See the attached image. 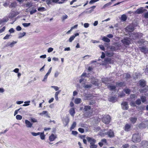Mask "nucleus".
<instances>
[{"instance_id":"1","label":"nucleus","mask_w":148,"mask_h":148,"mask_svg":"<svg viewBox=\"0 0 148 148\" xmlns=\"http://www.w3.org/2000/svg\"><path fill=\"white\" fill-rule=\"evenodd\" d=\"M140 134L136 133L133 134L132 141L134 143L139 142L141 141Z\"/></svg>"},{"instance_id":"2","label":"nucleus","mask_w":148,"mask_h":148,"mask_svg":"<svg viewBox=\"0 0 148 148\" xmlns=\"http://www.w3.org/2000/svg\"><path fill=\"white\" fill-rule=\"evenodd\" d=\"M138 127L141 129H143L147 127L148 128V121L142 122L138 125Z\"/></svg>"},{"instance_id":"3","label":"nucleus","mask_w":148,"mask_h":148,"mask_svg":"<svg viewBox=\"0 0 148 148\" xmlns=\"http://www.w3.org/2000/svg\"><path fill=\"white\" fill-rule=\"evenodd\" d=\"M111 118L109 115H105L102 119L103 122L106 124H108L110 121Z\"/></svg>"},{"instance_id":"4","label":"nucleus","mask_w":148,"mask_h":148,"mask_svg":"<svg viewBox=\"0 0 148 148\" xmlns=\"http://www.w3.org/2000/svg\"><path fill=\"white\" fill-rule=\"evenodd\" d=\"M86 139L91 145L94 144L96 143V140L92 137H87Z\"/></svg>"},{"instance_id":"5","label":"nucleus","mask_w":148,"mask_h":148,"mask_svg":"<svg viewBox=\"0 0 148 148\" xmlns=\"http://www.w3.org/2000/svg\"><path fill=\"white\" fill-rule=\"evenodd\" d=\"M147 11V10L144 9L143 8L141 7L138 9L135 12V13L138 14H141Z\"/></svg>"},{"instance_id":"6","label":"nucleus","mask_w":148,"mask_h":148,"mask_svg":"<svg viewBox=\"0 0 148 148\" xmlns=\"http://www.w3.org/2000/svg\"><path fill=\"white\" fill-rule=\"evenodd\" d=\"M121 105L122 108L124 110H126L128 109V106L127 102H124L121 103Z\"/></svg>"},{"instance_id":"7","label":"nucleus","mask_w":148,"mask_h":148,"mask_svg":"<svg viewBox=\"0 0 148 148\" xmlns=\"http://www.w3.org/2000/svg\"><path fill=\"white\" fill-rule=\"evenodd\" d=\"M91 83L95 86H98V80L97 79H95L94 77H92L91 78Z\"/></svg>"},{"instance_id":"8","label":"nucleus","mask_w":148,"mask_h":148,"mask_svg":"<svg viewBox=\"0 0 148 148\" xmlns=\"http://www.w3.org/2000/svg\"><path fill=\"white\" fill-rule=\"evenodd\" d=\"M26 127L27 128H31L32 127L33 123L27 120H25Z\"/></svg>"},{"instance_id":"9","label":"nucleus","mask_w":148,"mask_h":148,"mask_svg":"<svg viewBox=\"0 0 148 148\" xmlns=\"http://www.w3.org/2000/svg\"><path fill=\"white\" fill-rule=\"evenodd\" d=\"M138 33H132L130 36V39H131L135 40L138 38Z\"/></svg>"},{"instance_id":"10","label":"nucleus","mask_w":148,"mask_h":148,"mask_svg":"<svg viewBox=\"0 0 148 148\" xmlns=\"http://www.w3.org/2000/svg\"><path fill=\"white\" fill-rule=\"evenodd\" d=\"M130 121L132 124L135 123L137 120V117H131L129 118Z\"/></svg>"},{"instance_id":"11","label":"nucleus","mask_w":148,"mask_h":148,"mask_svg":"<svg viewBox=\"0 0 148 148\" xmlns=\"http://www.w3.org/2000/svg\"><path fill=\"white\" fill-rule=\"evenodd\" d=\"M106 134L108 135L109 137L110 138L113 137L114 136V133L113 131L111 130H109L107 132Z\"/></svg>"},{"instance_id":"12","label":"nucleus","mask_w":148,"mask_h":148,"mask_svg":"<svg viewBox=\"0 0 148 148\" xmlns=\"http://www.w3.org/2000/svg\"><path fill=\"white\" fill-rule=\"evenodd\" d=\"M57 138L56 135L52 134L49 137V140L50 142L54 141Z\"/></svg>"},{"instance_id":"13","label":"nucleus","mask_w":148,"mask_h":148,"mask_svg":"<svg viewBox=\"0 0 148 148\" xmlns=\"http://www.w3.org/2000/svg\"><path fill=\"white\" fill-rule=\"evenodd\" d=\"M121 42L124 45H129L130 42L127 39L124 38L121 40Z\"/></svg>"},{"instance_id":"14","label":"nucleus","mask_w":148,"mask_h":148,"mask_svg":"<svg viewBox=\"0 0 148 148\" xmlns=\"http://www.w3.org/2000/svg\"><path fill=\"white\" fill-rule=\"evenodd\" d=\"M141 145L143 148L147 147L148 146V142L145 140H143L141 143Z\"/></svg>"},{"instance_id":"15","label":"nucleus","mask_w":148,"mask_h":148,"mask_svg":"<svg viewBox=\"0 0 148 148\" xmlns=\"http://www.w3.org/2000/svg\"><path fill=\"white\" fill-rule=\"evenodd\" d=\"M131 129V125L129 124H126L125 126L124 130L127 132L129 131Z\"/></svg>"},{"instance_id":"16","label":"nucleus","mask_w":148,"mask_h":148,"mask_svg":"<svg viewBox=\"0 0 148 148\" xmlns=\"http://www.w3.org/2000/svg\"><path fill=\"white\" fill-rule=\"evenodd\" d=\"M69 112L70 115L73 117L74 115L75 114V112L74 108H71L69 111Z\"/></svg>"},{"instance_id":"17","label":"nucleus","mask_w":148,"mask_h":148,"mask_svg":"<svg viewBox=\"0 0 148 148\" xmlns=\"http://www.w3.org/2000/svg\"><path fill=\"white\" fill-rule=\"evenodd\" d=\"M17 15V14H16V12H12L9 15L8 17L12 19L13 18L15 17Z\"/></svg>"},{"instance_id":"18","label":"nucleus","mask_w":148,"mask_h":148,"mask_svg":"<svg viewBox=\"0 0 148 148\" xmlns=\"http://www.w3.org/2000/svg\"><path fill=\"white\" fill-rule=\"evenodd\" d=\"M134 27L131 25H129L126 28V29L129 32H131L134 30Z\"/></svg>"},{"instance_id":"19","label":"nucleus","mask_w":148,"mask_h":148,"mask_svg":"<svg viewBox=\"0 0 148 148\" xmlns=\"http://www.w3.org/2000/svg\"><path fill=\"white\" fill-rule=\"evenodd\" d=\"M139 84L141 86L143 87L145 86V82L143 80H140L139 81Z\"/></svg>"},{"instance_id":"20","label":"nucleus","mask_w":148,"mask_h":148,"mask_svg":"<svg viewBox=\"0 0 148 148\" xmlns=\"http://www.w3.org/2000/svg\"><path fill=\"white\" fill-rule=\"evenodd\" d=\"M109 100L110 101L112 102H114L116 101V97L112 96L109 98Z\"/></svg>"},{"instance_id":"21","label":"nucleus","mask_w":148,"mask_h":148,"mask_svg":"<svg viewBox=\"0 0 148 148\" xmlns=\"http://www.w3.org/2000/svg\"><path fill=\"white\" fill-rule=\"evenodd\" d=\"M141 51L145 53L148 51V49L145 47H140Z\"/></svg>"},{"instance_id":"22","label":"nucleus","mask_w":148,"mask_h":148,"mask_svg":"<svg viewBox=\"0 0 148 148\" xmlns=\"http://www.w3.org/2000/svg\"><path fill=\"white\" fill-rule=\"evenodd\" d=\"M102 40L104 42L108 43L109 42H110V40L106 36L103 37L102 38Z\"/></svg>"},{"instance_id":"23","label":"nucleus","mask_w":148,"mask_h":148,"mask_svg":"<svg viewBox=\"0 0 148 148\" xmlns=\"http://www.w3.org/2000/svg\"><path fill=\"white\" fill-rule=\"evenodd\" d=\"M91 109V107L88 106H85L84 110L85 112L89 111Z\"/></svg>"},{"instance_id":"24","label":"nucleus","mask_w":148,"mask_h":148,"mask_svg":"<svg viewBox=\"0 0 148 148\" xmlns=\"http://www.w3.org/2000/svg\"><path fill=\"white\" fill-rule=\"evenodd\" d=\"M81 99L80 98H77L75 99L74 101L75 103L76 104H79L81 103Z\"/></svg>"},{"instance_id":"25","label":"nucleus","mask_w":148,"mask_h":148,"mask_svg":"<svg viewBox=\"0 0 148 148\" xmlns=\"http://www.w3.org/2000/svg\"><path fill=\"white\" fill-rule=\"evenodd\" d=\"M108 87L111 90H114L116 89V86L115 85H110L108 86Z\"/></svg>"},{"instance_id":"26","label":"nucleus","mask_w":148,"mask_h":148,"mask_svg":"<svg viewBox=\"0 0 148 148\" xmlns=\"http://www.w3.org/2000/svg\"><path fill=\"white\" fill-rule=\"evenodd\" d=\"M116 86L117 87H122L124 83L122 82H117L116 83Z\"/></svg>"},{"instance_id":"27","label":"nucleus","mask_w":148,"mask_h":148,"mask_svg":"<svg viewBox=\"0 0 148 148\" xmlns=\"http://www.w3.org/2000/svg\"><path fill=\"white\" fill-rule=\"evenodd\" d=\"M105 61L107 63L111 64L112 63L111 60L110 58H106L105 59Z\"/></svg>"},{"instance_id":"28","label":"nucleus","mask_w":148,"mask_h":148,"mask_svg":"<svg viewBox=\"0 0 148 148\" xmlns=\"http://www.w3.org/2000/svg\"><path fill=\"white\" fill-rule=\"evenodd\" d=\"M17 42V41H13L10 44L8 45V46H10L12 48L14 47V45Z\"/></svg>"},{"instance_id":"29","label":"nucleus","mask_w":148,"mask_h":148,"mask_svg":"<svg viewBox=\"0 0 148 148\" xmlns=\"http://www.w3.org/2000/svg\"><path fill=\"white\" fill-rule=\"evenodd\" d=\"M61 91L59 90L57 92H56L55 95V97L56 100V101H58V95L60 93Z\"/></svg>"},{"instance_id":"30","label":"nucleus","mask_w":148,"mask_h":148,"mask_svg":"<svg viewBox=\"0 0 148 148\" xmlns=\"http://www.w3.org/2000/svg\"><path fill=\"white\" fill-rule=\"evenodd\" d=\"M26 34V33L25 32H23V33H20L19 34V36L18 38H22L23 36H24Z\"/></svg>"},{"instance_id":"31","label":"nucleus","mask_w":148,"mask_h":148,"mask_svg":"<svg viewBox=\"0 0 148 148\" xmlns=\"http://www.w3.org/2000/svg\"><path fill=\"white\" fill-rule=\"evenodd\" d=\"M76 123L75 122H74L72 123L71 127L70 129L71 130L73 129L76 126Z\"/></svg>"},{"instance_id":"32","label":"nucleus","mask_w":148,"mask_h":148,"mask_svg":"<svg viewBox=\"0 0 148 148\" xmlns=\"http://www.w3.org/2000/svg\"><path fill=\"white\" fill-rule=\"evenodd\" d=\"M34 8L33 7L32 8V10L29 11L30 14L31 15H32L33 14L37 12L36 10V9H34Z\"/></svg>"},{"instance_id":"33","label":"nucleus","mask_w":148,"mask_h":148,"mask_svg":"<svg viewBox=\"0 0 148 148\" xmlns=\"http://www.w3.org/2000/svg\"><path fill=\"white\" fill-rule=\"evenodd\" d=\"M69 119H65L64 121V123L65 124V126H66L69 123Z\"/></svg>"},{"instance_id":"34","label":"nucleus","mask_w":148,"mask_h":148,"mask_svg":"<svg viewBox=\"0 0 148 148\" xmlns=\"http://www.w3.org/2000/svg\"><path fill=\"white\" fill-rule=\"evenodd\" d=\"M140 99L142 103H144L146 101V97L145 96H141Z\"/></svg>"},{"instance_id":"35","label":"nucleus","mask_w":148,"mask_h":148,"mask_svg":"<svg viewBox=\"0 0 148 148\" xmlns=\"http://www.w3.org/2000/svg\"><path fill=\"white\" fill-rule=\"evenodd\" d=\"M91 97V95H86L85 96L84 99L85 100H88L90 99Z\"/></svg>"},{"instance_id":"36","label":"nucleus","mask_w":148,"mask_h":148,"mask_svg":"<svg viewBox=\"0 0 148 148\" xmlns=\"http://www.w3.org/2000/svg\"><path fill=\"white\" fill-rule=\"evenodd\" d=\"M112 4V3L109 2L106 4H105L103 6V8H104L110 6Z\"/></svg>"},{"instance_id":"37","label":"nucleus","mask_w":148,"mask_h":148,"mask_svg":"<svg viewBox=\"0 0 148 148\" xmlns=\"http://www.w3.org/2000/svg\"><path fill=\"white\" fill-rule=\"evenodd\" d=\"M92 87L91 84H86L83 86L84 88H90Z\"/></svg>"},{"instance_id":"38","label":"nucleus","mask_w":148,"mask_h":148,"mask_svg":"<svg viewBox=\"0 0 148 148\" xmlns=\"http://www.w3.org/2000/svg\"><path fill=\"white\" fill-rule=\"evenodd\" d=\"M40 138L42 140H44L45 139V136L44 134V132L41 133L40 134Z\"/></svg>"},{"instance_id":"39","label":"nucleus","mask_w":148,"mask_h":148,"mask_svg":"<svg viewBox=\"0 0 148 148\" xmlns=\"http://www.w3.org/2000/svg\"><path fill=\"white\" fill-rule=\"evenodd\" d=\"M127 16L123 14L122 15L121 17V19L123 21H125L127 19Z\"/></svg>"},{"instance_id":"40","label":"nucleus","mask_w":148,"mask_h":148,"mask_svg":"<svg viewBox=\"0 0 148 148\" xmlns=\"http://www.w3.org/2000/svg\"><path fill=\"white\" fill-rule=\"evenodd\" d=\"M38 11L43 12L46 10L45 8L44 7H39L38 9Z\"/></svg>"},{"instance_id":"41","label":"nucleus","mask_w":148,"mask_h":148,"mask_svg":"<svg viewBox=\"0 0 148 148\" xmlns=\"http://www.w3.org/2000/svg\"><path fill=\"white\" fill-rule=\"evenodd\" d=\"M40 115L46 114L47 116L49 117V116L48 115V114L47 111H42V112L40 113Z\"/></svg>"},{"instance_id":"42","label":"nucleus","mask_w":148,"mask_h":148,"mask_svg":"<svg viewBox=\"0 0 148 148\" xmlns=\"http://www.w3.org/2000/svg\"><path fill=\"white\" fill-rule=\"evenodd\" d=\"M123 75L127 79H129L130 77V75L128 73L125 74Z\"/></svg>"},{"instance_id":"43","label":"nucleus","mask_w":148,"mask_h":148,"mask_svg":"<svg viewBox=\"0 0 148 148\" xmlns=\"http://www.w3.org/2000/svg\"><path fill=\"white\" fill-rule=\"evenodd\" d=\"M16 4L15 3H11L10 5L9 6V7L10 8H15L16 6Z\"/></svg>"},{"instance_id":"44","label":"nucleus","mask_w":148,"mask_h":148,"mask_svg":"<svg viewBox=\"0 0 148 148\" xmlns=\"http://www.w3.org/2000/svg\"><path fill=\"white\" fill-rule=\"evenodd\" d=\"M30 120L33 123H36L38 122L37 120L34 118H31Z\"/></svg>"},{"instance_id":"45","label":"nucleus","mask_w":148,"mask_h":148,"mask_svg":"<svg viewBox=\"0 0 148 148\" xmlns=\"http://www.w3.org/2000/svg\"><path fill=\"white\" fill-rule=\"evenodd\" d=\"M130 97L131 99L134 100L135 98H136L137 96L135 94H133L130 95Z\"/></svg>"},{"instance_id":"46","label":"nucleus","mask_w":148,"mask_h":148,"mask_svg":"<svg viewBox=\"0 0 148 148\" xmlns=\"http://www.w3.org/2000/svg\"><path fill=\"white\" fill-rule=\"evenodd\" d=\"M9 19L7 18H4L1 19L2 23L6 22L8 21Z\"/></svg>"},{"instance_id":"47","label":"nucleus","mask_w":148,"mask_h":148,"mask_svg":"<svg viewBox=\"0 0 148 148\" xmlns=\"http://www.w3.org/2000/svg\"><path fill=\"white\" fill-rule=\"evenodd\" d=\"M16 118L17 120H21L22 119V116L20 115H17L16 116Z\"/></svg>"},{"instance_id":"48","label":"nucleus","mask_w":148,"mask_h":148,"mask_svg":"<svg viewBox=\"0 0 148 148\" xmlns=\"http://www.w3.org/2000/svg\"><path fill=\"white\" fill-rule=\"evenodd\" d=\"M125 92L127 94H129L130 90V89L127 88L124 90Z\"/></svg>"},{"instance_id":"49","label":"nucleus","mask_w":148,"mask_h":148,"mask_svg":"<svg viewBox=\"0 0 148 148\" xmlns=\"http://www.w3.org/2000/svg\"><path fill=\"white\" fill-rule=\"evenodd\" d=\"M108 81V79L106 78H103L102 79V81L103 82L106 83Z\"/></svg>"},{"instance_id":"50","label":"nucleus","mask_w":148,"mask_h":148,"mask_svg":"<svg viewBox=\"0 0 148 148\" xmlns=\"http://www.w3.org/2000/svg\"><path fill=\"white\" fill-rule=\"evenodd\" d=\"M31 23H23L22 25L23 26L25 27H27L29 25H30Z\"/></svg>"},{"instance_id":"51","label":"nucleus","mask_w":148,"mask_h":148,"mask_svg":"<svg viewBox=\"0 0 148 148\" xmlns=\"http://www.w3.org/2000/svg\"><path fill=\"white\" fill-rule=\"evenodd\" d=\"M26 6L30 8L32 6V4L29 2H27L26 4Z\"/></svg>"},{"instance_id":"52","label":"nucleus","mask_w":148,"mask_h":148,"mask_svg":"<svg viewBox=\"0 0 148 148\" xmlns=\"http://www.w3.org/2000/svg\"><path fill=\"white\" fill-rule=\"evenodd\" d=\"M136 103L138 105H140L141 103V100L140 99H138L136 101Z\"/></svg>"},{"instance_id":"53","label":"nucleus","mask_w":148,"mask_h":148,"mask_svg":"<svg viewBox=\"0 0 148 148\" xmlns=\"http://www.w3.org/2000/svg\"><path fill=\"white\" fill-rule=\"evenodd\" d=\"M75 38L74 36H71L69 39V42H71Z\"/></svg>"},{"instance_id":"54","label":"nucleus","mask_w":148,"mask_h":148,"mask_svg":"<svg viewBox=\"0 0 148 148\" xmlns=\"http://www.w3.org/2000/svg\"><path fill=\"white\" fill-rule=\"evenodd\" d=\"M51 87L54 88L56 91H57L59 88L58 86H51Z\"/></svg>"},{"instance_id":"55","label":"nucleus","mask_w":148,"mask_h":148,"mask_svg":"<svg viewBox=\"0 0 148 148\" xmlns=\"http://www.w3.org/2000/svg\"><path fill=\"white\" fill-rule=\"evenodd\" d=\"M22 108H20L18 109L17 110H16L14 112V116L16 115V114H17L18 113V112L21 109H22Z\"/></svg>"},{"instance_id":"56","label":"nucleus","mask_w":148,"mask_h":148,"mask_svg":"<svg viewBox=\"0 0 148 148\" xmlns=\"http://www.w3.org/2000/svg\"><path fill=\"white\" fill-rule=\"evenodd\" d=\"M78 130L79 132L82 133H83L84 131V129L81 128H79L78 129Z\"/></svg>"},{"instance_id":"57","label":"nucleus","mask_w":148,"mask_h":148,"mask_svg":"<svg viewBox=\"0 0 148 148\" xmlns=\"http://www.w3.org/2000/svg\"><path fill=\"white\" fill-rule=\"evenodd\" d=\"M78 134V132L76 131H73L72 132V134L74 136H76Z\"/></svg>"},{"instance_id":"58","label":"nucleus","mask_w":148,"mask_h":148,"mask_svg":"<svg viewBox=\"0 0 148 148\" xmlns=\"http://www.w3.org/2000/svg\"><path fill=\"white\" fill-rule=\"evenodd\" d=\"M68 16L66 15H63L62 18V21H64L65 19L67 18Z\"/></svg>"},{"instance_id":"59","label":"nucleus","mask_w":148,"mask_h":148,"mask_svg":"<svg viewBox=\"0 0 148 148\" xmlns=\"http://www.w3.org/2000/svg\"><path fill=\"white\" fill-rule=\"evenodd\" d=\"M136 102L135 103L134 101H132L130 103V105L132 106H136Z\"/></svg>"},{"instance_id":"60","label":"nucleus","mask_w":148,"mask_h":148,"mask_svg":"<svg viewBox=\"0 0 148 148\" xmlns=\"http://www.w3.org/2000/svg\"><path fill=\"white\" fill-rule=\"evenodd\" d=\"M147 89H146L145 88V89L141 88L139 90V91L141 92H146L147 91Z\"/></svg>"},{"instance_id":"61","label":"nucleus","mask_w":148,"mask_h":148,"mask_svg":"<svg viewBox=\"0 0 148 148\" xmlns=\"http://www.w3.org/2000/svg\"><path fill=\"white\" fill-rule=\"evenodd\" d=\"M48 76V75L46 74L44 76V79L42 80V82L45 81L46 80Z\"/></svg>"},{"instance_id":"62","label":"nucleus","mask_w":148,"mask_h":148,"mask_svg":"<svg viewBox=\"0 0 148 148\" xmlns=\"http://www.w3.org/2000/svg\"><path fill=\"white\" fill-rule=\"evenodd\" d=\"M144 17L146 18H148V12L144 13Z\"/></svg>"},{"instance_id":"63","label":"nucleus","mask_w":148,"mask_h":148,"mask_svg":"<svg viewBox=\"0 0 148 148\" xmlns=\"http://www.w3.org/2000/svg\"><path fill=\"white\" fill-rule=\"evenodd\" d=\"M97 145H95V144L90 145V148H97Z\"/></svg>"},{"instance_id":"64","label":"nucleus","mask_w":148,"mask_h":148,"mask_svg":"<svg viewBox=\"0 0 148 148\" xmlns=\"http://www.w3.org/2000/svg\"><path fill=\"white\" fill-rule=\"evenodd\" d=\"M146 74L148 75V65L146 66V68L145 70Z\"/></svg>"}]
</instances>
